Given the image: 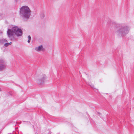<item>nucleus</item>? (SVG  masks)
I'll use <instances>...</instances> for the list:
<instances>
[{"mask_svg":"<svg viewBox=\"0 0 134 134\" xmlns=\"http://www.w3.org/2000/svg\"><path fill=\"white\" fill-rule=\"evenodd\" d=\"M111 23V25L114 26L116 28L119 27L120 28L117 30L116 33L118 35L124 37L126 35L129 33L131 29V27L128 25H125V24H120L116 23L113 21L110 20L108 22L109 24Z\"/></svg>","mask_w":134,"mask_h":134,"instance_id":"nucleus-1","label":"nucleus"},{"mask_svg":"<svg viewBox=\"0 0 134 134\" xmlns=\"http://www.w3.org/2000/svg\"><path fill=\"white\" fill-rule=\"evenodd\" d=\"M8 37L11 41H15L18 38L21 36L23 31L21 29L17 26H14L12 29H8L7 31Z\"/></svg>","mask_w":134,"mask_h":134,"instance_id":"nucleus-2","label":"nucleus"},{"mask_svg":"<svg viewBox=\"0 0 134 134\" xmlns=\"http://www.w3.org/2000/svg\"><path fill=\"white\" fill-rule=\"evenodd\" d=\"M31 12L30 9L27 6L24 5L20 9L19 15L24 20H27L30 18Z\"/></svg>","mask_w":134,"mask_h":134,"instance_id":"nucleus-3","label":"nucleus"},{"mask_svg":"<svg viewBox=\"0 0 134 134\" xmlns=\"http://www.w3.org/2000/svg\"><path fill=\"white\" fill-rule=\"evenodd\" d=\"M5 67L4 60L3 59H0V71L4 70Z\"/></svg>","mask_w":134,"mask_h":134,"instance_id":"nucleus-4","label":"nucleus"},{"mask_svg":"<svg viewBox=\"0 0 134 134\" xmlns=\"http://www.w3.org/2000/svg\"><path fill=\"white\" fill-rule=\"evenodd\" d=\"M46 77V75L45 74L43 75L42 78L39 79L37 82L40 85H42L43 84L44 80Z\"/></svg>","mask_w":134,"mask_h":134,"instance_id":"nucleus-5","label":"nucleus"},{"mask_svg":"<svg viewBox=\"0 0 134 134\" xmlns=\"http://www.w3.org/2000/svg\"><path fill=\"white\" fill-rule=\"evenodd\" d=\"M44 49L42 45L39 46L38 47H36L35 50L37 51H43Z\"/></svg>","mask_w":134,"mask_h":134,"instance_id":"nucleus-6","label":"nucleus"},{"mask_svg":"<svg viewBox=\"0 0 134 134\" xmlns=\"http://www.w3.org/2000/svg\"><path fill=\"white\" fill-rule=\"evenodd\" d=\"M2 42V44L4 43H5L8 42V41L6 40V39H1Z\"/></svg>","mask_w":134,"mask_h":134,"instance_id":"nucleus-7","label":"nucleus"},{"mask_svg":"<svg viewBox=\"0 0 134 134\" xmlns=\"http://www.w3.org/2000/svg\"><path fill=\"white\" fill-rule=\"evenodd\" d=\"M40 16L41 19H43L45 15L44 13H42L41 14Z\"/></svg>","mask_w":134,"mask_h":134,"instance_id":"nucleus-8","label":"nucleus"},{"mask_svg":"<svg viewBox=\"0 0 134 134\" xmlns=\"http://www.w3.org/2000/svg\"><path fill=\"white\" fill-rule=\"evenodd\" d=\"M86 84L87 85L90 86L92 88H93L94 87L93 85L90 83L86 82Z\"/></svg>","mask_w":134,"mask_h":134,"instance_id":"nucleus-9","label":"nucleus"},{"mask_svg":"<svg viewBox=\"0 0 134 134\" xmlns=\"http://www.w3.org/2000/svg\"><path fill=\"white\" fill-rule=\"evenodd\" d=\"M28 40L27 41V42L28 43H29L30 42L31 37L30 35H29L28 36Z\"/></svg>","mask_w":134,"mask_h":134,"instance_id":"nucleus-10","label":"nucleus"},{"mask_svg":"<svg viewBox=\"0 0 134 134\" xmlns=\"http://www.w3.org/2000/svg\"><path fill=\"white\" fill-rule=\"evenodd\" d=\"M4 46L5 47H7L9 46V44H8V43L6 42L4 44Z\"/></svg>","mask_w":134,"mask_h":134,"instance_id":"nucleus-11","label":"nucleus"},{"mask_svg":"<svg viewBox=\"0 0 134 134\" xmlns=\"http://www.w3.org/2000/svg\"><path fill=\"white\" fill-rule=\"evenodd\" d=\"M94 88V90L95 91V92H97V91H98V90L97 89H96V88Z\"/></svg>","mask_w":134,"mask_h":134,"instance_id":"nucleus-12","label":"nucleus"},{"mask_svg":"<svg viewBox=\"0 0 134 134\" xmlns=\"http://www.w3.org/2000/svg\"><path fill=\"white\" fill-rule=\"evenodd\" d=\"M0 44H2V42L1 39H0Z\"/></svg>","mask_w":134,"mask_h":134,"instance_id":"nucleus-13","label":"nucleus"},{"mask_svg":"<svg viewBox=\"0 0 134 134\" xmlns=\"http://www.w3.org/2000/svg\"><path fill=\"white\" fill-rule=\"evenodd\" d=\"M8 43V44H9V45H11V44H12V43L11 42H10V43Z\"/></svg>","mask_w":134,"mask_h":134,"instance_id":"nucleus-14","label":"nucleus"},{"mask_svg":"<svg viewBox=\"0 0 134 134\" xmlns=\"http://www.w3.org/2000/svg\"><path fill=\"white\" fill-rule=\"evenodd\" d=\"M14 0L15 2H17L19 0Z\"/></svg>","mask_w":134,"mask_h":134,"instance_id":"nucleus-15","label":"nucleus"},{"mask_svg":"<svg viewBox=\"0 0 134 134\" xmlns=\"http://www.w3.org/2000/svg\"><path fill=\"white\" fill-rule=\"evenodd\" d=\"M51 132H49V134H51Z\"/></svg>","mask_w":134,"mask_h":134,"instance_id":"nucleus-16","label":"nucleus"},{"mask_svg":"<svg viewBox=\"0 0 134 134\" xmlns=\"http://www.w3.org/2000/svg\"><path fill=\"white\" fill-rule=\"evenodd\" d=\"M1 91V88H0V91Z\"/></svg>","mask_w":134,"mask_h":134,"instance_id":"nucleus-17","label":"nucleus"},{"mask_svg":"<svg viewBox=\"0 0 134 134\" xmlns=\"http://www.w3.org/2000/svg\"><path fill=\"white\" fill-rule=\"evenodd\" d=\"M99 113V114L100 115L101 114V113Z\"/></svg>","mask_w":134,"mask_h":134,"instance_id":"nucleus-18","label":"nucleus"},{"mask_svg":"<svg viewBox=\"0 0 134 134\" xmlns=\"http://www.w3.org/2000/svg\"><path fill=\"white\" fill-rule=\"evenodd\" d=\"M63 121V120H61V121Z\"/></svg>","mask_w":134,"mask_h":134,"instance_id":"nucleus-19","label":"nucleus"}]
</instances>
